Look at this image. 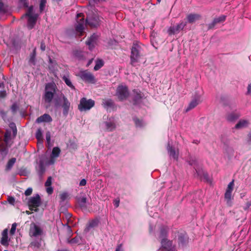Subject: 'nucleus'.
Returning <instances> with one entry per match:
<instances>
[{"label":"nucleus","mask_w":251,"mask_h":251,"mask_svg":"<svg viewBox=\"0 0 251 251\" xmlns=\"http://www.w3.org/2000/svg\"><path fill=\"white\" fill-rule=\"evenodd\" d=\"M88 6L89 10L87 13L86 23L92 28H97L100 25V19L90 1Z\"/></svg>","instance_id":"1"},{"label":"nucleus","mask_w":251,"mask_h":251,"mask_svg":"<svg viewBox=\"0 0 251 251\" xmlns=\"http://www.w3.org/2000/svg\"><path fill=\"white\" fill-rule=\"evenodd\" d=\"M140 46L137 42H134L131 48L130 55V64L132 66H136L139 61L140 58Z\"/></svg>","instance_id":"2"},{"label":"nucleus","mask_w":251,"mask_h":251,"mask_svg":"<svg viewBox=\"0 0 251 251\" xmlns=\"http://www.w3.org/2000/svg\"><path fill=\"white\" fill-rule=\"evenodd\" d=\"M42 202L40 197L39 194H37L34 196L31 197L28 201V204L29 209L31 210H34L37 211L38 209V207L41 205Z\"/></svg>","instance_id":"3"},{"label":"nucleus","mask_w":251,"mask_h":251,"mask_svg":"<svg viewBox=\"0 0 251 251\" xmlns=\"http://www.w3.org/2000/svg\"><path fill=\"white\" fill-rule=\"evenodd\" d=\"M94 105V100L91 99L87 100L86 98H83L80 100L78 108L80 111H86L90 109Z\"/></svg>","instance_id":"4"},{"label":"nucleus","mask_w":251,"mask_h":251,"mask_svg":"<svg viewBox=\"0 0 251 251\" xmlns=\"http://www.w3.org/2000/svg\"><path fill=\"white\" fill-rule=\"evenodd\" d=\"M161 247L158 251H176V246L173 244V242L168 239L160 240Z\"/></svg>","instance_id":"5"},{"label":"nucleus","mask_w":251,"mask_h":251,"mask_svg":"<svg viewBox=\"0 0 251 251\" xmlns=\"http://www.w3.org/2000/svg\"><path fill=\"white\" fill-rule=\"evenodd\" d=\"M116 95L120 100L126 99L129 96L127 87L126 86L119 85L117 88Z\"/></svg>","instance_id":"6"},{"label":"nucleus","mask_w":251,"mask_h":251,"mask_svg":"<svg viewBox=\"0 0 251 251\" xmlns=\"http://www.w3.org/2000/svg\"><path fill=\"white\" fill-rule=\"evenodd\" d=\"M201 95L196 94L193 97L192 100L190 102L188 106L186 109L185 112H187L196 107L201 102Z\"/></svg>","instance_id":"7"},{"label":"nucleus","mask_w":251,"mask_h":251,"mask_svg":"<svg viewBox=\"0 0 251 251\" xmlns=\"http://www.w3.org/2000/svg\"><path fill=\"white\" fill-rule=\"evenodd\" d=\"M65 98H67L61 92H59L57 94H56L53 99L54 107L56 108L60 107L61 104L64 101Z\"/></svg>","instance_id":"8"},{"label":"nucleus","mask_w":251,"mask_h":251,"mask_svg":"<svg viewBox=\"0 0 251 251\" xmlns=\"http://www.w3.org/2000/svg\"><path fill=\"white\" fill-rule=\"evenodd\" d=\"M77 19L81 18L80 20L77 21V24L75 25V30L77 32H82L84 29V20L82 13H78L76 16Z\"/></svg>","instance_id":"9"},{"label":"nucleus","mask_w":251,"mask_h":251,"mask_svg":"<svg viewBox=\"0 0 251 251\" xmlns=\"http://www.w3.org/2000/svg\"><path fill=\"white\" fill-rule=\"evenodd\" d=\"M31 225L29 230V235L30 236L37 237V236L41 235L43 233L42 229L35 224Z\"/></svg>","instance_id":"10"},{"label":"nucleus","mask_w":251,"mask_h":251,"mask_svg":"<svg viewBox=\"0 0 251 251\" xmlns=\"http://www.w3.org/2000/svg\"><path fill=\"white\" fill-rule=\"evenodd\" d=\"M79 76L84 81L89 82H93L94 81V76L93 75L86 71L80 72Z\"/></svg>","instance_id":"11"},{"label":"nucleus","mask_w":251,"mask_h":251,"mask_svg":"<svg viewBox=\"0 0 251 251\" xmlns=\"http://www.w3.org/2000/svg\"><path fill=\"white\" fill-rule=\"evenodd\" d=\"M186 25V23L182 22L176 26H171L168 30L169 34L172 35L178 32L183 29Z\"/></svg>","instance_id":"12"},{"label":"nucleus","mask_w":251,"mask_h":251,"mask_svg":"<svg viewBox=\"0 0 251 251\" xmlns=\"http://www.w3.org/2000/svg\"><path fill=\"white\" fill-rule=\"evenodd\" d=\"M168 154L170 157H172L174 159L177 160L178 159V153L175 151L174 147L171 144L170 141L168 142L167 147Z\"/></svg>","instance_id":"13"},{"label":"nucleus","mask_w":251,"mask_h":251,"mask_svg":"<svg viewBox=\"0 0 251 251\" xmlns=\"http://www.w3.org/2000/svg\"><path fill=\"white\" fill-rule=\"evenodd\" d=\"M133 104L134 105H137L139 104L142 101V99L143 98L142 94L140 92H138L135 90L133 91Z\"/></svg>","instance_id":"14"},{"label":"nucleus","mask_w":251,"mask_h":251,"mask_svg":"<svg viewBox=\"0 0 251 251\" xmlns=\"http://www.w3.org/2000/svg\"><path fill=\"white\" fill-rule=\"evenodd\" d=\"M100 223V221L98 218L94 219L89 222L84 231L86 232H88L90 229L97 227Z\"/></svg>","instance_id":"15"},{"label":"nucleus","mask_w":251,"mask_h":251,"mask_svg":"<svg viewBox=\"0 0 251 251\" xmlns=\"http://www.w3.org/2000/svg\"><path fill=\"white\" fill-rule=\"evenodd\" d=\"M28 17L27 27L29 29H32L36 23V21L38 17L37 14L32 16H27Z\"/></svg>","instance_id":"16"},{"label":"nucleus","mask_w":251,"mask_h":251,"mask_svg":"<svg viewBox=\"0 0 251 251\" xmlns=\"http://www.w3.org/2000/svg\"><path fill=\"white\" fill-rule=\"evenodd\" d=\"M52 121V119L49 114H44L36 120V123L38 124L41 123H50Z\"/></svg>","instance_id":"17"},{"label":"nucleus","mask_w":251,"mask_h":251,"mask_svg":"<svg viewBox=\"0 0 251 251\" xmlns=\"http://www.w3.org/2000/svg\"><path fill=\"white\" fill-rule=\"evenodd\" d=\"M71 105V103L67 98L64 99V101L61 104V107L63 108V114L64 116H66L69 113Z\"/></svg>","instance_id":"18"},{"label":"nucleus","mask_w":251,"mask_h":251,"mask_svg":"<svg viewBox=\"0 0 251 251\" xmlns=\"http://www.w3.org/2000/svg\"><path fill=\"white\" fill-rule=\"evenodd\" d=\"M241 116V114L239 112H232L228 113L226 116V119L229 122H235Z\"/></svg>","instance_id":"19"},{"label":"nucleus","mask_w":251,"mask_h":251,"mask_svg":"<svg viewBox=\"0 0 251 251\" xmlns=\"http://www.w3.org/2000/svg\"><path fill=\"white\" fill-rule=\"evenodd\" d=\"M168 228L165 226H161L159 227V238L161 240L168 239Z\"/></svg>","instance_id":"20"},{"label":"nucleus","mask_w":251,"mask_h":251,"mask_svg":"<svg viewBox=\"0 0 251 251\" xmlns=\"http://www.w3.org/2000/svg\"><path fill=\"white\" fill-rule=\"evenodd\" d=\"M6 145L3 143L0 144V160H3L8 153Z\"/></svg>","instance_id":"21"},{"label":"nucleus","mask_w":251,"mask_h":251,"mask_svg":"<svg viewBox=\"0 0 251 251\" xmlns=\"http://www.w3.org/2000/svg\"><path fill=\"white\" fill-rule=\"evenodd\" d=\"M57 87L55 84L53 82L48 83L46 85L45 87V91L48 92H51V93H53L56 95L57 94L56 93Z\"/></svg>","instance_id":"22"},{"label":"nucleus","mask_w":251,"mask_h":251,"mask_svg":"<svg viewBox=\"0 0 251 251\" xmlns=\"http://www.w3.org/2000/svg\"><path fill=\"white\" fill-rule=\"evenodd\" d=\"M201 18V16L198 14H190L187 16V20L188 23L192 24L196 21L199 20Z\"/></svg>","instance_id":"23"},{"label":"nucleus","mask_w":251,"mask_h":251,"mask_svg":"<svg viewBox=\"0 0 251 251\" xmlns=\"http://www.w3.org/2000/svg\"><path fill=\"white\" fill-rule=\"evenodd\" d=\"M249 125V121L246 120H240L235 126L234 128L236 129H242L247 127Z\"/></svg>","instance_id":"24"},{"label":"nucleus","mask_w":251,"mask_h":251,"mask_svg":"<svg viewBox=\"0 0 251 251\" xmlns=\"http://www.w3.org/2000/svg\"><path fill=\"white\" fill-rule=\"evenodd\" d=\"M178 242L179 245H181L182 246H185L188 243V237L181 233L178 235Z\"/></svg>","instance_id":"25"},{"label":"nucleus","mask_w":251,"mask_h":251,"mask_svg":"<svg viewBox=\"0 0 251 251\" xmlns=\"http://www.w3.org/2000/svg\"><path fill=\"white\" fill-rule=\"evenodd\" d=\"M54 97H55V94L51 93V92L45 91L44 98L46 102L50 103Z\"/></svg>","instance_id":"26"},{"label":"nucleus","mask_w":251,"mask_h":251,"mask_svg":"<svg viewBox=\"0 0 251 251\" xmlns=\"http://www.w3.org/2000/svg\"><path fill=\"white\" fill-rule=\"evenodd\" d=\"M45 172V168L44 167V162L43 160L40 159L39 162V171L38 175L40 179L42 178L43 175Z\"/></svg>","instance_id":"27"},{"label":"nucleus","mask_w":251,"mask_h":251,"mask_svg":"<svg viewBox=\"0 0 251 251\" xmlns=\"http://www.w3.org/2000/svg\"><path fill=\"white\" fill-rule=\"evenodd\" d=\"M62 78L68 86H69L72 89H74V90L75 89V86L73 85V84L68 76H66V75H64L62 76Z\"/></svg>","instance_id":"28"},{"label":"nucleus","mask_w":251,"mask_h":251,"mask_svg":"<svg viewBox=\"0 0 251 251\" xmlns=\"http://www.w3.org/2000/svg\"><path fill=\"white\" fill-rule=\"evenodd\" d=\"M36 55V48L34 49L30 55L29 63L33 65L35 64V57Z\"/></svg>","instance_id":"29"},{"label":"nucleus","mask_w":251,"mask_h":251,"mask_svg":"<svg viewBox=\"0 0 251 251\" xmlns=\"http://www.w3.org/2000/svg\"><path fill=\"white\" fill-rule=\"evenodd\" d=\"M16 158H12L11 159H10L6 166V168H5V170L6 171H9L11 169V168H12L13 166L14 165V164H15V163L16 162Z\"/></svg>","instance_id":"30"},{"label":"nucleus","mask_w":251,"mask_h":251,"mask_svg":"<svg viewBox=\"0 0 251 251\" xmlns=\"http://www.w3.org/2000/svg\"><path fill=\"white\" fill-rule=\"evenodd\" d=\"M104 65V62L102 59H98L96 62V65L94 67V70L95 71L99 70Z\"/></svg>","instance_id":"31"},{"label":"nucleus","mask_w":251,"mask_h":251,"mask_svg":"<svg viewBox=\"0 0 251 251\" xmlns=\"http://www.w3.org/2000/svg\"><path fill=\"white\" fill-rule=\"evenodd\" d=\"M226 152L228 159H231L234 156V150L229 147H227L226 149Z\"/></svg>","instance_id":"32"},{"label":"nucleus","mask_w":251,"mask_h":251,"mask_svg":"<svg viewBox=\"0 0 251 251\" xmlns=\"http://www.w3.org/2000/svg\"><path fill=\"white\" fill-rule=\"evenodd\" d=\"M105 124L106 127V129L110 131H111L115 128V125L113 121L105 122Z\"/></svg>","instance_id":"33"},{"label":"nucleus","mask_w":251,"mask_h":251,"mask_svg":"<svg viewBox=\"0 0 251 251\" xmlns=\"http://www.w3.org/2000/svg\"><path fill=\"white\" fill-rule=\"evenodd\" d=\"M77 201L81 207H85V203L86 202L87 199L86 197H79L77 198Z\"/></svg>","instance_id":"34"},{"label":"nucleus","mask_w":251,"mask_h":251,"mask_svg":"<svg viewBox=\"0 0 251 251\" xmlns=\"http://www.w3.org/2000/svg\"><path fill=\"white\" fill-rule=\"evenodd\" d=\"M97 39V35L95 34H93L90 37L89 40L87 41H86V44L87 45H90V46L91 45H93V44H95L96 43Z\"/></svg>","instance_id":"35"},{"label":"nucleus","mask_w":251,"mask_h":251,"mask_svg":"<svg viewBox=\"0 0 251 251\" xmlns=\"http://www.w3.org/2000/svg\"><path fill=\"white\" fill-rule=\"evenodd\" d=\"M11 131L9 130H6V132L4 134V141L5 142V144H7L9 141L10 140V138H11Z\"/></svg>","instance_id":"36"},{"label":"nucleus","mask_w":251,"mask_h":251,"mask_svg":"<svg viewBox=\"0 0 251 251\" xmlns=\"http://www.w3.org/2000/svg\"><path fill=\"white\" fill-rule=\"evenodd\" d=\"M60 152V150L58 147H55L53 149L52 153H51V157H57L59 156Z\"/></svg>","instance_id":"37"},{"label":"nucleus","mask_w":251,"mask_h":251,"mask_svg":"<svg viewBox=\"0 0 251 251\" xmlns=\"http://www.w3.org/2000/svg\"><path fill=\"white\" fill-rule=\"evenodd\" d=\"M220 102L225 105H226L228 103L227 97L226 96L221 95L219 98Z\"/></svg>","instance_id":"38"},{"label":"nucleus","mask_w":251,"mask_h":251,"mask_svg":"<svg viewBox=\"0 0 251 251\" xmlns=\"http://www.w3.org/2000/svg\"><path fill=\"white\" fill-rule=\"evenodd\" d=\"M42 131L41 128H38L36 133V138L38 140V141H43V136H42Z\"/></svg>","instance_id":"39"},{"label":"nucleus","mask_w":251,"mask_h":251,"mask_svg":"<svg viewBox=\"0 0 251 251\" xmlns=\"http://www.w3.org/2000/svg\"><path fill=\"white\" fill-rule=\"evenodd\" d=\"M81 237L80 236H76L71 240H68V243L70 244H80Z\"/></svg>","instance_id":"40"},{"label":"nucleus","mask_w":251,"mask_h":251,"mask_svg":"<svg viewBox=\"0 0 251 251\" xmlns=\"http://www.w3.org/2000/svg\"><path fill=\"white\" fill-rule=\"evenodd\" d=\"M105 106L107 107H111L114 108L115 107V104L113 101L111 100H108L104 102Z\"/></svg>","instance_id":"41"},{"label":"nucleus","mask_w":251,"mask_h":251,"mask_svg":"<svg viewBox=\"0 0 251 251\" xmlns=\"http://www.w3.org/2000/svg\"><path fill=\"white\" fill-rule=\"evenodd\" d=\"M30 246L33 247L34 248L39 249L41 246L40 241L35 240L30 243Z\"/></svg>","instance_id":"42"},{"label":"nucleus","mask_w":251,"mask_h":251,"mask_svg":"<svg viewBox=\"0 0 251 251\" xmlns=\"http://www.w3.org/2000/svg\"><path fill=\"white\" fill-rule=\"evenodd\" d=\"M9 127L12 129L13 132V135L14 137H15L17 135V130L16 128V125L14 123H11L9 124Z\"/></svg>","instance_id":"43"},{"label":"nucleus","mask_w":251,"mask_h":251,"mask_svg":"<svg viewBox=\"0 0 251 251\" xmlns=\"http://www.w3.org/2000/svg\"><path fill=\"white\" fill-rule=\"evenodd\" d=\"M196 171V175H195V176H197L200 179H202V176L204 174L205 172L202 169H195Z\"/></svg>","instance_id":"44"},{"label":"nucleus","mask_w":251,"mask_h":251,"mask_svg":"<svg viewBox=\"0 0 251 251\" xmlns=\"http://www.w3.org/2000/svg\"><path fill=\"white\" fill-rule=\"evenodd\" d=\"M133 121H134L137 127H142L143 126V122L142 120H139L137 117H134Z\"/></svg>","instance_id":"45"},{"label":"nucleus","mask_w":251,"mask_h":251,"mask_svg":"<svg viewBox=\"0 0 251 251\" xmlns=\"http://www.w3.org/2000/svg\"><path fill=\"white\" fill-rule=\"evenodd\" d=\"M0 243L3 246H8L9 245L8 237L2 236L0 239Z\"/></svg>","instance_id":"46"},{"label":"nucleus","mask_w":251,"mask_h":251,"mask_svg":"<svg viewBox=\"0 0 251 251\" xmlns=\"http://www.w3.org/2000/svg\"><path fill=\"white\" fill-rule=\"evenodd\" d=\"M33 10V6H30V7H28L27 12L22 16V18H23L24 17H27V16L33 15L34 14H32Z\"/></svg>","instance_id":"47"},{"label":"nucleus","mask_w":251,"mask_h":251,"mask_svg":"<svg viewBox=\"0 0 251 251\" xmlns=\"http://www.w3.org/2000/svg\"><path fill=\"white\" fill-rule=\"evenodd\" d=\"M66 34L67 36L72 37L74 36L75 33L74 29H70L66 30Z\"/></svg>","instance_id":"48"},{"label":"nucleus","mask_w":251,"mask_h":251,"mask_svg":"<svg viewBox=\"0 0 251 251\" xmlns=\"http://www.w3.org/2000/svg\"><path fill=\"white\" fill-rule=\"evenodd\" d=\"M7 12V9L5 7L4 3L0 1V14H5Z\"/></svg>","instance_id":"49"},{"label":"nucleus","mask_w":251,"mask_h":251,"mask_svg":"<svg viewBox=\"0 0 251 251\" xmlns=\"http://www.w3.org/2000/svg\"><path fill=\"white\" fill-rule=\"evenodd\" d=\"M19 108V107L16 102L14 103L11 106V110L13 114L16 113Z\"/></svg>","instance_id":"50"},{"label":"nucleus","mask_w":251,"mask_h":251,"mask_svg":"<svg viewBox=\"0 0 251 251\" xmlns=\"http://www.w3.org/2000/svg\"><path fill=\"white\" fill-rule=\"evenodd\" d=\"M47 0H41L40 3V11L42 12L45 9Z\"/></svg>","instance_id":"51"},{"label":"nucleus","mask_w":251,"mask_h":251,"mask_svg":"<svg viewBox=\"0 0 251 251\" xmlns=\"http://www.w3.org/2000/svg\"><path fill=\"white\" fill-rule=\"evenodd\" d=\"M226 17L225 16L223 15V16H221L217 18H215L214 19V22L216 23L217 24L221 22H223L225 20Z\"/></svg>","instance_id":"52"},{"label":"nucleus","mask_w":251,"mask_h":251,"mask_svg":"<svg viewBox=\"0 0 251 251\" xmlns=\"http://www.w3.org/2000/svg\"><path fill=\"white\" fill-rule=\"evenodd\" d=\"M231 191L226 190L225 194V198L228 201H230L231 199Z\"/></svg>","instance_id":"53"},{"label":"nucleus","mask_w":251,"mask_h":251,"mask_svg":"<svg viewBox=\"0 0 251 251\" xmlns=\"http://www.w3.org/2000/svg\"><path fill=\"white\" fill-rule=\"evenodd\" d=\"M69 197V195L66 192H64L62 194H60V198L61 201H65Z\"/></svg>","instance_id":"54"},{"label":"nucleus","mask_w":251,"mask_h":251,"mask_svg":"<svg viewBox=\"0 0 251 251\" xmlns=\"http://www.w3.org/2000/svg\"><path fill=\"white\" fill-rule=\"evenodd\" d=\"M203 179L205 181L207 182H210V179L208 176V175L206 172H205L204 174L202 176V179Z\"/></svg>","instance_id":"55"},{"label":"nucleus","mask_w":251,"mask_h":251,"mask_svg":"<svg viewBox=\"0 0 251 251\" xmlns=\"http://www.w3.org/2000/svg\"><path fill=\"white\" fill-rule=\"evenodd\" d=\"M17 224L16 223H13L12 225V227L10 231L11 234L13 235L15 233L16 228Z\"/></svg>","instance_id":"56"},{"label":"nucleus","mask_w":251,"mask_h":251,"mask_svg":"<svg viewBox=\"0 0 251 251\" xmlns=\"http://www.w3.org/2000/svg\"><path fill=\"white\" fill-rule=\"evenodd\" d=\"M233 185H234V180H233L231 182H230L226 190L229 191H232L233 188Z\"/></svg>","instance_id":"57"},{"label":"nucleus","mask_w":251,"mask_h":251,"mask_svg":"<svg viewBox=\"0 0 251 251\" xmlns=\"http://www.w3.org/2000/svg\"><path fill=\"white\" fill-rule=\"evenodd\" d=\"M51 179H52V178L51 176H49L46 182H45V185L46 186V187H49V186H50L51 184Z\"/></svg>","instance_id":"58"},{"label":"nucleus","mask_w":251,"mask_h":251,"mask_svg":"<svg viewBox=\"0 0 251 251\" xmlns=\"http://www.w3.org/2000/svg\"><path fill=\"white\" fill-rule=\"evenodd\" d=\"M50 136H51L50 132V131H47L46 133V138L47 142H48V144H50Z\"/></svg>","instance_id":"59"},{"label":"nucleus","mask_w":251,"mask_h":251,"mask_svg":"<svg viewBox=\"0 0 251 251\" xmlns=\"http://www.w3.org/2000/svg\"><path fill=\"white\" fill-rule=\"evenodd\" d=\"M27 1V0H19V2L23 4L25 7L27 8L28 7V3Z\"/></svg>","instance_id":"60"},{"label":"nucleus","mask_w":251,"mask_h":251,"mask_svg":"<svg viewBox=\"0 0 251 251\" xmlns=\"http://www.w3.org/2000/svg\"><path fill=\"white\" fill-rule=\"evenodd\" d=\"M7 201H8V202L12 204V205H14V202H15V199L14 197H8V198H7Z\"/></svg>","instance_id":"61"},{"label":"nucleus","mask_w":251,"mask_h":251,"mask_svg":"<svg viewBox=\"0 0 251 251\" xmlns=\"http://www.w3.org/2000/svg\"><path fill=\"white\" fill-rule=\"evenodd\" d=\"M197 160L195 158L190 159V160L188 161L189 164L191 166L195 165L197 164Z\"/></svg>","instance_id":"62"},{"label":"nucleus","mask_w":251,"mask_h":251,"mask_svg":"<svg viewBox=\"0 0 251 251\" xmlns=\"http://www.w3.org/2000/svg\"><path fill=\"white\" fill-rule=\"evenodd\" d=\"M32 192V189L31 188H28L26 189V190L25 192V196H29L31 194Z\"/></svg>","instance_id":"63"},{"label":"nucleus","mask_w":251,"mask_h":251,"mask_svg":"<svg viewBox=\"0 0 251 251\" xmlns=\"http://www.w3.org/2000/svg\"><path fill=\"white\" fill-rule=\"evenodd\" d=\"M247 92L246 93L247 95H251V84L248 85L247 88Z\"/></svg>","instance_id":"64"}]
</instances>
